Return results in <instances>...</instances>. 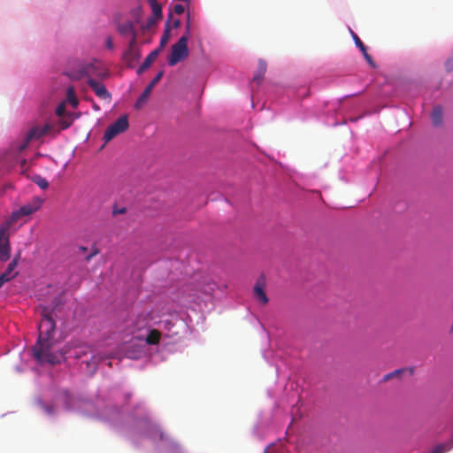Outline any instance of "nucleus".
Wrapping results in <instances>:
<instances>
[{
  "label": "nucleus",
  "mask_w": 453,
  "mask_h": 453,
  "mask_svg": "<svg viewBox=\"0 0 453 453\" xmlns=\"http://www.w3.org/2000/svg\"><path fill=\"white\" fill-rule=\"evenodd\" d=\"M99 253V250L96 247H93L91 250V256H96Z\"/></svg>",
  "instance_id": "nucleus-35"
},
{
  "label": "nucleus",
  "mask_w": 453,
  "mask_h": 453,
  "mask_svg": "<svg viewBox=\"0 0 453 453\" xmlns=\"http://www.w3.org/2000/svg\"><path fill=\"white\" fill-rule=\"evenodd\" d=\"M43 203V199L35 196L30 202L21 206L19 210L13 211L11 216V222L12 224L23 216H29L38 211Z\"/></svg>",
  "instance_id": "nucleus-4"
},
{
  "label": "nucleus",
  "mask_w": 453,
  "mask_h": 453,
  "mask_svg": "<svg viewBox=\"0 0 453 453\" xmlns=\"http://www.w3.org/2000/svg\"><path fill=\"white\" fill-rule=\"evenodd\" d=\"M446 67H447V69H448V70H449V71H450V70H453V57H452V58H450L447 61V63H446Z\"/></svg>",
  "instance_id": "nucleus-32"
},
{
  "label": "nucleus",
  "mask_w": 453,
  "mask_h": 453,
  "mask_svg": "<svg viewBox=\"0 0 453 453\" xmlns=\"http://www.w3.org/2000/svg\"><path fill=\"white\" fill-rule=\"evenodd\" d=\"M352 33V37H353V40L355 42V44L356 46L361 50V51H365V50H366V47L365 46V44L363 43V42L360 40V38L354 33V32H351Z\"/></svg>",
  "instance_id": "nucleus-22"
},
{
  "label": "nucleus",
  "mask_w": 453,
  "mask_h": 453,
  "mask_svg": "<svg viewBox=\"0 0 453 453\" xmlns=\"http://www.w3.org/2000/svg\"><path fill=\"white\" fill-rule=\"evenodd\" d=\"M11 257V245L8 237L0 243V261L6 262Z\"/></svg>",
  "instance_id": "nucleus-10"
},
{
  "label": "nucleus",
  "mask_w": 453,
  "mask_h": 453,
  "mask_svg": "<svg viewBox=\"0 0 453 453\" xmlns=\"http://www.w3.org/2000/svg\"><path fill=\"white\" fill-rule=\"evenodd\" d=\"M151 10H152V16L157 17L159 19H162V7L160 4L157 0H148Z\"/></svg>",
  "instance_id": "nucleus-17"
},
{
  "label": "nucleus",
  "mask_w": 453,
  "mask_h": 453,
  "mask_svg": "<svg viewBox=\"0 0 453 453\" xmlns=\"http://www.w3.org/2000/svg\"><path fill=\"white\" fill-rule=\"evenodd\" d=\"M106 45H107V47L109 49H112L113 48V42H112V40L110 37L107 38Z\"/></svg>",
  "instance_id": "nucleus-34"
},
{
  "label": "nucleus",
  "mask_w": 453,
  "mask_h": 453,
  "mask_svg": "<svg viewBox=\"0 0 453 453\" xmlns=\"http://www.w3.org/2000/svg\"><path fill=\"white\" fill-rule=\"evenodd\" d=\"M431 119L433 125L435 127H440L442 124V119H443V113H442V108L441 106H435L434 107L432 112H431Z\"/></svg>",
  "instance_id": "nucleus-11"
},
{
  "label": "nucleus",
  "mask_w": 453,
  "mask_h": 453,
  "mask_svg": "<svg viewBox=\"0 0 453 453\" xmlns=\"http://www.w3.org/2000/svg\"><path fill=\"white\" fill-rule=\"evenodd\" d=\"M10 222H11V220L7 223V226L5 227L0 228V241H2V239L4 237L5 232L7 231L8 227L12 225V224H9Z\"/></svg>",
  "instance_id": "nucleus-29"
},
{
  "label": "nucleus",
  "mask_w": 453,
  "mask_h": 453,
  "mask_svg": "<svg viewBox=\"0 0 453 453\" xmlns=\"http://www.w3.org/2000/svg\"><path fill=\"white\" fill-rule=\"evenodd\" d=\"M158 19H160L157 18V17H155V16L150 17L147 19V22H146V25H145V28L150 29V27H154L157 24Z\"/></svg>",
  "instance_id": "nucleus-24"
},
{
  "label": "nucleus",
  "mask_w": 453,
  "mask_h": 453,
  "mask_svg": "<svg viewBox=\"0 0 453 453\" xmlns=\"http://www.w3.org/2000/svg\"><path fill=\"white\" fill-rule=\"evenodd\" d=\"M119 32L121 35H133L135 34L134 27L132 22H125L119 26L118 27Z\"/></svg>",
  "instance_id": "nucleus-15"
},
{
  "label": "nucleus",
  "mask_w": 453,
  "mask_h": 453,
  "mask_svg": "<svg viewBox=\"0 0 453 453\" xmlns=\"http://www.w3.org/2000/svg\"><path fill=\"white\" fill-rule=\"evenodd\" d=\"M42 319L38 326L39 337L36 344L33 348L34 357L41 364L49 363L50 365H56L60 363L63 358L61 353H54L50 349V340L55 331L56 323L47 307L42 309Z\"/></svg>",
  "instance_id": "nucleus-1"
},
{
  "label": "nucleus",
  "mask_w": 453,
  "mask_h": 453,
  "mask_svg": "<svg viewBox=\"0 0 453 453\" xmlns=\"http://www.w3.org/2000/svg\"><path fill=\"white\" fill-rule=\"evenodd\" d=\"M404 372L403 369H397V370H395L386 375H384L382 380L383 381H388L395 377H399L403 372Z\"/></svg>",
  "instance_id": "nucleus-20"
},
{
  "label": "nucleus",
  "mask_w": 453,
  "mask_h": 453,
  "mask_svg": "<svg viewBox=\"0 0 453 453\" xmlns=\"http://www.w3.org/2000/svg\"><path fill=\"white\" fill-rule=\"evenodd\" d=\"M161 338V333L157 329L149 332L146 337V342L150 345L157 344Z\"/></svg>",
  "instance_id": "nucleus-13"
},
{
  "label": "nucleus",
  "mask_w": 453,
  "mask_h": 453,
  "mask_svg": "<svg viewBox=\"0 0 453 453\" xmlns=\"http://www.w3.org/2000/svg\"><path fill=\"white\" fill-rule=\"evenodd\" d=\"M20 255H21V253H20V251H19L12 261H17V264H18L19 260L20 258Z\"/></svg>",
  "instance_id": "nucleus-36"
},
{
  "label": "nucleus",
  "mask_w": 453,
  "mask_h": 453,
  "mask_svg": "<svg viewBox=\"0 0 453 453\" xmlns=\"http://www.w3.org/2000/svg\"><path fill=\"white\" fill-rule=\"evenodd\" d=\"M33 181L38 185L42 189H46L49 187L48 180L41 175H35L33 177Z\"/></svg>",
  "instance_id": "nucleus-19"
},
{
  "label": "nucleus",
  "mask_w": 453,
  "mask_h": 453,
  "mask_svg": "<svg viewBox=\"0 0 453 453\" xmlns=\"http://www.w3.org/2000/svg\"><path fill=\"white\" fill-rule=\"evenodd\" d=\"M180 25V21L179 19H176L173 21V27H178Z\"/></svg>",
  "instance_id": "nucleus-37"
},
{
  "label": "nucleus",
  "mask_w": 453,
  "mask_h": 453,
  "mask_svg": "<svg viewBox=\"0 0 453 453\" xmlns=\"http://www.w3.org/2000/svg\"><path fill=\"white\" fill-rule=\"evenodd\" d=\"M173 17V14L170 12L169 15H168V20L165 24V32H164V35H162L161 37V40H160V47L158 49H162L165 47V45L167 43L168 40H169V37H170V19H172Z\"/></svg>",
  "instance_id": "nucleus-14"
},
{
  "label": "nucleus",
  "mask_w": 453,
  "mask_h": 453,
  "mask_svg": "<svg viewBox=\"0 0 453 453\" xmlns=\"http://www.w3.org/2000/svg\"><path fill=\"white\" fill-rule=\"evenodd\" d=\"M53 126L50 123L45 124L42 127L35 126L29 129L27 133L26 137L23 142L19 145V150L21 151L25 150L29 142L33 140H38L46 134H48L50 130H52Z\"/></svg>",
  "instance_id": "nucleus-6"
},
{
  "label": "nucleus",
  "mask_w": 453,
  "mask_h": 453,
  "mask_svg": "<svg viewBox=\"0 0 453 453\" xmlns=\"http://www.w3.org/2000/svg\"><path fill=\"white\" fill-rule=\"evenodd\" d=\"M160 51V49H156L153 51H151L144 59L142 64L139 66L137 73L138 74L143 73L145 70H147L150 65L156 60L157 58V55Z\"/></svg>",
  "instance_id": "nucleus-9"
},
{
  "label": "nucleus",
  "mask_w": 453,
  "mask_h": 453,
  "mask_svg": "<svg viewBox=\"0 0 453 453\" xmlns=\"http://www.w3.org/2000/svg\"><path fill=\"white\" fill-rule=\"evenodd\" d=\"M12 280V277H6V275H0V288L7 281Z\"/></svg>",
  "instance_id": "nucleus-30"
},
{
  "label": "nucleus",
  "mask_w": 453,
  "mask_h": 453,
  "mask_svg": "<svg viewBox=\"0 0 453 453\" xmlns=\"http://www.w3.org/2000/svg\"><path fill=\"white\" fill-rule=\"evenodd\" d=\"M80 250L83 252L87 251L88 250V248L87 247H84V246H81L80 247Z\"/></svg>",
  "instance_id": "nucleus-39"
},
{
  "label": "nucleus",
  "mask_w": 453,
  "mask_h": 453,
  "mask_svg": "<svg viewBox=\"0 0 453 453\" xmlns=\"http://www.w3.org/2000/svg\"><path fill=\"white\" fill-rule=\"evenodd\" d=\"M126 59L134 60L140 58V55L137 53V50H131L130 48L126 51L124 55Z\"/></svg>",
  "instance_id": "nucleus-21"
},
{
  "label": "nucleus",
  "mask_w": 453,
  "mask_h": 453,
  "mask_svg": "<svg viewBox=\"0 0 453 453\" xmlns=\"http://www.w3.org/2000/svg\"><path fill=\"white\" fill-rule=\"evenodd\" d=\"M265 71H266V63H265V61L260 59L258 61L257 73H255V75L253 77V81L259 84L265 76Z\"/></svg>",
  "instance_id": "nucleus-12"
},
{
  "label": "nucleus",
  "mask_w": 453,
  "mask_h": 453,
  "mask_svg": "<svg viewBox=\"0 0 453 453\" xmlns=\"http://www.w3.org/2000/svg\"><path fill=\"white\" fill-rule=\"evenodd\" d=\"M188 35H183L177 42L172 45L171 54L167 58L170 66H173L188 58Z\"/></svg>",
  "instance_id": "nucleus-2"
},
{
  "label": "nucleus",
  "mask_w": 453,
  "mask_h": 453,
  "mask_svg": "<svg viewBox=\"0 0 453 453\" xmlns=\"http://www.w3.org/2000/svg\"><path fill=\"white\" fill-rule=\"evenodd\" d=\"M164 75V71H160L157 73V75L153 78V80L148 84V86L145 88L143 92L141 94L139 98L137 99L135 103V107L138 108L142 104H145L151 93V90L156 86L157 83L160 81Z\"/></svg>",
  "instance_id": "nucleus-7"
},
{
  "label": "nucleus",
  "mask_w": 453,
  "mask_h": 453,
  "mask_svg": "<svg viewBox=\"0 0 453 453\" xmlns=\"http://www.w3.org/2000/svg\"><path fill=\"white\" fill-rule=\"evenodd\" d=\"M17 265H17V261H12V262L8 265V266H7V268H6V270H5V272H4V273H2V275H6V277H11V275H10V274H11V273H12V271L17 267ZM12 277H13V276H12Z\"/></svg>",
  "instance_id": "nucleus-23"
},
{
  "label": "nucleus",
  "mask_w": 453,
  "mask_h": 453,
  "mask_svg": "<svg viewBox=\"0 0 453 453\" xmlns=\"http://www.w3.org/2000/svg\"><path fill=\"white\" fill-rule=\"evenodd\" d=\"M65 104H60L57 109H56V114L57 116L58 117H62L64 114H65Z\"/></svg>",
  "instance_id": "nucleus-25"
},
{
  "label": "nucleus",
  "mask_w": 453,
  "mask_h": 453,
  "mask_svg": "<svg viewBox=\"0 0 453 453\" xmlns=\"http://www.w3.org/2000/svg\"><path fill=\"white\" fill-rule=\"evenodd\" d=\"M94 70H95L94 65H90L85 68L86 75L88 76V84L99 98L109 102L111 98V96L109 93V91L107 90L106 87L104 84H102L101 82L91 78V75L95 74ZM96 75H98L102 78L105 76L104 74H102V73H98V74L96 73Z\"/></svg>",
  "instance_id": "nucleus-3"
},
{
  "label": "nucleus",
  "mask_w": 453,
  "mask_h": 453,
  "mask_svg": "<svg viewBox=\"0 0 453 453\" xmlns=\"http://www.w3.org/2000/svg\"><path fill=\"white\" fill-rule=\"evenodd\" d=\"M129 127L127 116L119 117L114 123L110 125L104 132V140L107 142L118 134L125 132Z\"/></svg>",
  "instance_id": "nucleus-5"
},
{
  "label": "nucleus",
  "mask_w": 453,
  "mask_h": 453,
  "mask_svg": "<svg viewBox=\"0 0 453 453\" xmlns=\"http://www.w3.org/2000/svg\"><path fill=\"white\" fill-rule=\"evenodd\" d=\"M189 32H190V21L189 19L187 22L186 25V33L184 35H188V39L189 38Z\"/></svg>",
  "instance_id": "nucleus-33"
},
{
  "label": "nucleus",
  "mask_w": 453,
  "mask_h": 453,
  "mask_svg": "<svg viewBox=\"0 0 453 453\" xmlns=\"http://www.w3.org/2000/svg\"><path fill=\"white\" fill-rule=\"evenodd\" d=\"M131 50H135L136 49V34L132 35L131 41L129 42V47Z\"/></svg>",
  "instance_id": "nucleus-27"
},
{
  "label": "nucleus",
  "mask_w": 453,
  "mask_h": 453,
  "mask_svg": "<svg viewBox=\"0 0 453 453\" xmlns=\"http://www.w3.org/2000/svg\"><path fill=\"white\" fill-rule=\"evenodd\" d=\"M94 256H91V253L86 257V261L88 262Z\"/></svg>",
  "instance_id": "nucleus-38"
},
{
  "label": "nucleus",
  "mask_w": 453,
  "mask_h": 453,
  "mask_svg": "<svg viewBox=\"0 0 453 453\" xmlns=\"http://www.w3.org/2000/svg\"><path fill=\"white\" fill-rule=\"evenodd\" d=\"M453 448V439L445 443H440L434 447L431 453H445Z\"/></svg>",
  "instance_id": "nucleus-16"
},
{
  "label": "nucleus",
  "mask_w": 453,
  "mask_h": 453,
  "mask_svg": "<svg viewBox=\"0 0 453 453\" xmlns=\"http://www.w3.org/2000/svg\"><path fill=\"white\" fill-rule=\"evenodd\" d=\"M265 278L261 276L256 282L254 287V295L259 300V302L263 304H266L268 303V297L265 292Z\"/></svg>",
  "instance_id": "nucleus-8"
},
{
  "label": "nucleus",
  "mask_w": 453,
  "mask_h": 453,
  "mask_svg": "<svg viewBox=\"0 0 453 453\" xmlns=\"http://www.w3.org/2000/svg\"><path fill=\"white\" fill-rule=\"evenodd\" d=\"M126 211H127L126 208L122 207L120 209H114L112 213L114 215H118V214H124V213H126Z\"/></svg>",
  "instance_id": "nucleus-31"
},
{
  "label": "nucleus",
  "mask_w": 453,
  "mask_h": 453,
  "mask_svg": "<svg viewBox=\"0 0 453 453\" xmlns=\"http://www.w3.org/2000/svg\"><path fill=\"white\" fill-rule=\"evenodd\" d=\"M173 10H174L175 13L180 15V14H182L184 12L185 8L181 4H175L174 7H173Z\"/></svg>",
  "instance_id": "nucleus-28"
},
{
  "label": "nucleus",
  "mask_w": 453,
  "mask_h": 453,
  "mask_svg": "<svg viewBox=\"0 0 453 453\" xmlns=\"http://www.w3.org/2000/svg\"><path fill=\"white\" fill-rule=\"evenodd\" d=\"M67 100L68 102L73 106V107H76L78 105V100L76 98V96H75V93H74V89L73 87H69L67 88Z\"/></svg>",
  "instance_id": "nucleus-18"
},
{
  "label": "nucleus",
  "mask_w": 453,
  "mask_h": 453,
  "mask_svg": "<svg viewBox=\"0 0 453 453\" xmlns=\"http://www.w3.org/2000/svg\"><path fill=\"white\" fill-rule=\"evenodd\" d=\"M363 55H364V58H365V60L369 63L370 65H372V67L375 66V64L372 60V58L370 54L367 53L366 50H365V51H362Z\"/></svg>",
  "instance_id": "nucleus-26"
}]
</instances>
